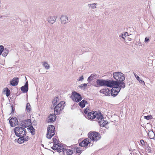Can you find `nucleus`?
Wrapping results in <instances>:
<instances>
[{
	"label": "nucleus",
	"mask_w": 155,
	"mask_h": 155,
	"mask_svg": "<svg viewBox=\"0 0 155 155\" xmlns=\"http://www.w3.org/2000/svg\"><path fill=\"white\" fill-rule=\"evenodd\" d=\"M59 143H57V144H54L53 146H54V148H56V150H57V149H58V148H59Z\"/></svg>",
	"instance_id": "36"
},
{
	"label": "nucleus",
	"mask_w": 155,
	"mask_h": 155,
	"mask_svg": "<svg viewBox=\"0 0 155 155\" xmlns=\"http://www.w3.org/2000/svg\"><path fill=\"white\" fill-rule=\"evenodd\" d=\"M111 82L110 80L97 79L96 81V84L97 85L100 86H106L111 87L112 86Z\"/></svg>",
	"instance_id": "3"
},
{
	"label": "nucleus",
	"mask_w": 155,
	"mask_h": 155,
	"mask_svg": "<svg viewBox=\"0 0 155 155\" xmlns=\"http://www.w3.org/2000/svg\"><path fill=\"white\" fill-rule=\"evenodd\" d=\"M43 66L46 69H48L50 68V66L47 62H43Z\"/></svg>",
	"instance_id": "28"
},
{
	"label": "nucleus",
	"mask_w": 155,
	"mask_h": 155,
	"mask_svg": "<svg viewBox=\"0 0 155 155\" xmlns=\"http://www.w3.org/2000/svg\"><path fill=\"white\" fill-rule=\"evenodd\" d=\"M71 98L73 101L77 102L80 101L82 99V98L81 96V95L75 91L73 92L72 93V94L71 96Z\"/></svg>",
	"instance_id": "8"
},
{
	"label": "nucleus",
	"mask_w": 155,
	"mask_h": 155,
	"mask_svg": "<svg viewBox=\"0 0 155 155\" xmlns=\"http://www.w3.org/2000/svg\"><path fill=\"white\" fill-rule=\"evenodd\" d=\"M29 139V137H25V138H24V141H28V139Z\"/></svg>",
	"instance_id": "46"
},
{
	"label": "nucleus",
	"mask_w": 155,
	"mask_h": 155,
	"mask_svg": "<svg viewBox=\"0 0 155 155\" xmlns=\"http://www.w3.org/2000/svg\"><path fill=\"white\" fill-rule=\"evenodd\" d=\"M97 113V112L96 111L88 113L87 115V118L89 119L93 120L96 118V115Z\"/></svg>",
	"instance_id": "15"
},
{
	"label": "nucleus",
	"mask_w": 155,
	"mask_h": 155,
	"mask_svg": "<svg viewBox=\"0 0 155 155\" xmlns=\"http://www.w3.org/2000/svg\"><path fill=\"white\" fill-rule=\"evenodd\" d=\"M55 134V129L54 127L52 125H49L47 128V137L51 139Z\"/></svg>",
	"instance_id": "6"
},
{
	"label": "nucleus",
	"mask_w": 155,
	"mask_h": 155,
	"mask_svg": "<svg viewBox=\"0 0 155 155\" xmlns=\"http://www.w3.org/2000/svg\"><path fill=\"white\" fill-rule=\"evenodd\" d=\"M31 106L29 103H27L26 106V109L28 112H29L31 110Z\"/></svg>",
	"instance_id": "29"
},
{
	"label": "nucleus",
	"mask_w": 155,
	"mask_h": 155,
	"mask_svg": "<svg viewBox=\"0 0 155 155\" xmlns=\"http://www.w3.org/2000/svg\"><path fill=\"white\" fill-rule=\"evenodd\" d=\"M51 148L52 149L54 150H56V148H54V146H53V147H51Z\"/></svg>",
	"instance_id": "49"
},
{
	"label": "nucleus",
	"mask_w": 155,
	"mask_h": 155,
	"mask_svg": "<svg viewBox=\"0 0 155 155\" xmlns=\"http://www.w3.org/2000/svg\"><path fill=\"white\" fill-rule=\"evenodd\" d=\"M52 140L54 144H56L57 142V139L56 138H53Z\"/></svg>",
	"instance_id": "43"
},
{
	"label": "nucleus",
	"mask_w": 155,
	"mask_h": 155,
	"mask_svg": "<svg viewBox=\"0 0 155 155\" xmlns=\"http://www.w3.org/2000/svg\"><path fill=\"white\" fill-rule=\"evenodd\" d=\"M31 124V120L28 119L22 121L21 123V126L24 127H28Z\"/></svg>",
	"instance_id": "10"
},
{
	"label": "nucleus",
	"mask_w": 155,
	"mask_h": 155,
	"mask_svg": "<svg viewBox=\"0 0 155 155\" xmlns=\"http://www.w3.org/2000/svg\"><path fill=\"white\" fill-rule=\"evenodd\" d=\"M84 76L83 75H82L78 79V81H82L84 80Z\"/></svg>",
	"instance_id": "40"
},
{
	"label": "nucleus",
	"mask_w": 155,
	"mask_h": 155,
	"mask_svg": "<svg viewBox=\"0 0 155 155\" xmlns=\"http://www.w3.org/2000/svg\"><path fill=\"white\" fill-rule=\"evenodd\" d=\"M96 120H97L100 124L102 120L104 119L103 116L101 113L98 114L97 113L96 114Z\"/></svg>",
	"instance_id": "18"
},
{
	"label": "nucleus",
	"mask_w": 155,
	"mask_h": 155,
	"mask_svg": "<svg viewBox=\"0 0 155 155\" xmlns=\"http://www.w3.org/2000/svg\"><path fill=\"white\" fill-rule=\"evenodd\" d=\"M24 137H19V138L18 139V143H22L24 142Z\"/></svg>",
	"instance_id": "30"
},
{
	"label": "nucleus",
	"mask_w": 155,
	"mask_h": 155,
	"mask_svg": "<svg viewBox=\"0 0 155 155\" xmlns=\"http://www.w3.org/2000/svg\"><path fill=\"white\" fill-rule=\"evenodd\" d=\"M87 86V84H81L80 85H79L78 87L81 88H85Z\"/></svg>",
	"instance_id": "33"
},
{
	"label": "nucleus",
	"mask_w": 155,
	"mask_h": 155,
	"mask_svg": "<svg viewBox=\"0 0 155 155\" xmlns=\"http://www.w3.org/2000/svg\"><path fill=\"white\" fill-rule=\"evenodd\" d=\"M126 38L127 39V40H128L129 41H131L132 39V38L128 37V35L127 36Z\"/></svg>",
	"instance_id": "48"
},
{
	"label": "nucleus",
	"mask_w": 155,
	"mask_h": 155,
	"mask_svg": "<svg viewBox=\"0 0 155 155\" xmlns=\"http://www.w3.org/2000/svg\"><path fill=\"white\" fill-rule=\"evenodd\" d=\"M138 81H139V82L140 83H141V84H143L144 85H145V82L143 81L142 80L140 79V80H138Z\"/></svg>",
	"instance_id": "44"
},
{
	"label": "nucleus",
	"mask_w": 155,
	"mask_h": 155,
	"mask_svg": "<svg viewBox=\"0 0 155 155\" xmlns=\"http://www.w3.org/2000/svg\"><path fill=\"white\" fill-rule=\"evenodd\" d=\"M100 92L101 93L104 94L106 96L109 95L110 94V91L107 88L102 89L100 90Z\"/></svg>",
	"instance_id": "19"
},
{
	"label": "nucleus",
	"mask_w": 155,
	"mask_h": 155,
	"mask_svg": "<svg viewBox=\"0 0 155 155\" xmlns=\"http://www.w3.org/2000/svg\"><path fill=\"white\" fill-rule=\"evenodd\" d=\"M128 33L127 32H125L122 33L119 36L120 37H121L124 40V41L126 43H128L127 42V40H126L125 38H126L128 36Z\"/></svg>",
	"instance_id": "20"
},
{
	"label": "nucleus",
	"mask_w": 155,
	"mask_h": 155,
	"mask_svg": "<svg viewBox=\"0 0 155 155\" xmlns=\"http://www.w3.org/2000/svg\"><path fill=\"white\" fill-rule=\"evenodd\" d=\"M76 151L78 153H81V150L80 149V148L77 147L76 148Z\"/></svg>",
	"instance_id": "38"
},
{
	"label": "nucleus",
	"mask_w": 155,
	"mask_h": 155,
	"mask_svg": "<svg viewBox=\"0 0 155 155\" xmlns=\"http://www.w3.org/2000/svg\"><path fill=\"white\" fill-rule=\"evenodd\" d=\"M2 53L1 51H0V55L2 54Z\"/></svg>",
	"instance_id": "51"
},
{
	"label": "nucleus",
	"mask_w": 155,
	"mask_h": 155,
	"mask_svg": "<svg viewBox=\"0 0 155 155\" xmlns=\"http://www.w3.org/2000/svg\"><path fill=\"white\" fill-rule=\"evenodd\" d=\"M89 138L93 142H96L101 138L99 133L96 132H90L88 134Z\"/></svg>",
	"instance_id": "4"
},
{
	"label": "nucleus",
	"mask_w": 155,
	"mask_h": 155,
	"mask_svg": "<svg viewBox=\"0 0 155 155\" xmlns=\"http://www.w3.org/2000/svg\"><path fill=\"white\" fill-rule=\"evenodd\" d=\"M55 114H50L48 116V123H51L55 121L56 117L55 116Z\"/></svg>",
	"instance_id": "12"
},
{
	"label": "nucleus",
	"mask_w": 155,
	"mask_h": 155,
	"mask_svg": "<svg viewBox=\"0 0 155 155\" xmlns=\"http://www.w3.org/2000/svg\"><path fill=\"white\" fill-rule=\"evenodd\" d=\"M87 101L85 100H82L79 103V105L81 108L84 107L86 104H87Z\"/></svg>",
	"instance_id": "22"
},
{
	"label": "nucleus",
	"mask_w": 155,
	"mask_h": 155,
	"mask_svg": "<svg viewBox=\"0 0 155 155\" xmlns=\"http://www.w3.org/2000/svg\"><path fill=\"white\" fill-rule=\"evenodd\" d=\"M113 75L116 81L111 80V81H112V85L115 84L117 86H118L119 85H120L122 88H124L125 86V83L123 82L125 79L124 74L121 72L118 71L114 72Z\"/></svg>",
	"instance_id": "1"
},
{
	"label": "nucleus",
	"mask_w": 155,
	"mask_h": 155,
	"mask_svg": "<svg viewBox=\"0 0 155 155\" xmlns=\"http://www.w3.org/2000/svg\"><path fill=\"white\" fill-rule=\"evenodd\" d=\"M65 151L67 152V154L68 155H71L73 153V151L72 150L69 149H64Z\"/></svg>",
	"instance_id": "31"
},
{
	"label": "nucleus",
	"mask_w": 155,
	"mask_h": 155,
	"mask_svg": "<svg viewBox=\"0 0 155 155\" xmlns=\"http://www.w3.org/2000/svg\"><path fill=\"white\" fill-rule=\"evenodd\" d=\"M64 104V101H62L57 104L54 108V113L56 114H60L65 106Z\"/></svg>",
	"instance_id": "5"
},
{
	"label": "nucleus",
	"mask_w": 155,
	"mask_h": 155,
	"mask_svg": "<svg viewBox=\"0 0 155 155\" xmlns=\"http://www.w3.org/2000/svg\"><path fill=\"white\" fill-rule=\"evenodd\" d=\"M88 110L89 109L88 108H86V109H85L84 110V113L86 114H88Z\"/></svg>",
	"instance_id": "42"
},
{
	"label": "nucleus",
	"mask_w": 155,
	"mask_h": 155,
	"mask_svg": "<svg viewBox=\"0 0 155 155\" xmlns=\"http://www.w3.org/2000/svg\"><path fill=\"white\" fill-rule=\"evenodd\" d=\"M9 123L11 127H14L18 124V120L15 117H12L10 120Z\"/></svg>",
	"instance_id": "9"
},
{
	"label": "nucleus",
	"mask_w": 155,
	"mask_h": 155,
	"mask_svg": "<svg viewBox=\"0 0 155 155\" xmlns=\"http://www.w3.org/2000/svg\"><path fill=\"white\" fill-rule=\"evenodd\" d=\"M4 46L2 45L0 46V51L2 53V52L4 50Z\"/></svg>",
	"instance_id": "39"
},
{
	"label": "nucleus",
	"mask_w": 155,
	"mask_h": 155,
	"mask_svg": "<svg viewBox=\"0 0 155 155\" xmlns=\"http://www.w3.org/2000/svg\"><path fill=\"white\" fill-rule=\"evenodd\" d=\"M134 75L138 81L140 80V78L136 74L134 73Z\"/></svg>",
	"instance_id": "41"
},
{
	"label": "nucleus",
	"mask_w": 155,
	"mask_h": 155,
	"mask_svg": "<svg viewBox=\"0 0 155 155\" xmlns=\"http://www.w3.org/2000/svg\"><path fill=\"white\" fill-rule=\"evenodd\" d=\"M21 89L23 93H25L27 92L28 89V81L26 82V83L24 86L21 87Z\"/></svg>",
	"instance_id": "17"
},
{
	"label": "nucleus",
	"mask_w": 155,
	"mask_h": 155,
	"mask_svg": "<svg viewBox=\"0 0 155 155\" xmlns=\"http://www.w3.org/2000/svg\"><path fill=\"white\" fill-rule=\"evenodd\" d=\"M2 16H0V18H2Z\"/></svg>",
	"instance_id": "52"
},
{
	"label": "nucleus",
	"mask_w": 155,
	"mask_h": 155,
	"mask_svg": "<svg viewBox=\"0 0 155 155\" xmlns=\"http://www.w3.org/2000/svg\"><path fill=\"white\" fill-rule=\"evenodd\" d=\"M57 17L55 16H50L48 18V22L51 24H53L56 21Z\"/></svg>",
	"instance_id": "14"
},
{
	"label": "nucleus",
	"mask_w": 155,
	"mask_h": 155,
	"mask_svg": "<svg viewBox=\"0 0 155 155\" xmlns=\"http://www.w3.org/2000/svg\"><path fill=\"white\" fill-rule=\"evenodd\" d=\"M5 89H6V96L7 97H8V96H9V95H10V91L8 88L6 87L5 88Z\"/></svg>",
	"instance_id": "34"
},
{
	"label": "nucleus",
	"mask_w": 155,
	"mask_h": 155,
	"mask_svg": "<svg viewBox=\"0 0 155 155\" xmlns=\"http://www.w3.org/2000/svg\"><path fill=\"white\" fill-rule=\"evenodd\" d=\"M107 121L106 120H104V118L102 120L101 122L100 123V125L101 127H104L107 124Z\"/></svg>",
	"instance_id": "25"
},
{
	"label": "nucleus",
	"mask_w": 155,
	"mask_h": 155,
	"mask_svg": "<svg viewBox=\"0 0 155 155\" xmlns=\"http://www.w3.org/2000/svg\"><path fill=\"white\" fill-rule=\"evenodd\" d=\"M30 132L32 134H34L35 133V130L32 126H31L29 128Z\"/></svg>",
	"instance_id": "32"
},
{
	"label": "nucleus",
	"mask_w": 155,
	"mask_h": 155,
	"mask_svg": "<svg viewBox=\"0 0 155 155\" xmlns=\"http://www.w3.org/2000/svg\"><path fill=\"white\" fill-rule=\"evenodd\" d=\"M9 51L7 48H5L2 52V55L4 57H6L8 54Z\"/></svg>",
	"instance_id": "23"
},
{
	"label": "nucleus",
	"mask_w": 155,
	"mask_h": 155,
	"mask_svg": "<svg viewBox=\"0 0 155 155\" xmlns=\"http://www.w3.org/2000/svg\"><path fill=\"white\" fill-rule=\"evenodd\" d=\"M12 109V112H13V107L12 106H11Z\"/></svg>",
	"instance_id": "50"
},
{
	"label": "nucleus",
	"mask_w": 155,
	"mask_h": 155,
	"mask_svg": "<svg viewBox=\"0 0 155 155\" xmlns=\"http://www.w3.org/2000/svg\"><path fill=\"white\" fill-rule=\"evenodd\" d=\"M149 38L147 37H146L145 39V41H144L145 42V43L147 42H148L149 41Z\"/></svg>",
	"instance_id": "47"
},
{
	"label": "nucleus",
	"mask_w": 155,
	"mask_h": 155,
	"mask_svg": "<svg viewBox=\"0 0 155 155\" xmlns=\"http://www.w3.org/2000/svg\"><path fill=\"white\" fill-rule=\"evenodd\" d=\"M140 143L142 145H144L145 144L143 140H141L140 141Z\"/></svg>",
	"instance_id": "45"
},
{
	"label": "nucleus",
	"mask_w": 155,
	"mask_h": 155,
	"mask_svg": "<svg viewBox=\"0 0 155 155\" xmlns=\"http://www.w3.org/2000/svg\"><path fill=\"white\" fill-rule=\"evenodd\" d=\"M152 116L151 115H148L147 116H144V118L145 119H146L147 120H149L150 119H151Z\"/></svg>",
	"instance_id": "37"
},
{
	"label": "nucleus",
	"mask_w": 155,
	"mask_h": 155,
	"mask_svg": "<svg viewBox=\"0 0 155 155\" xmlns=\"http://www.w3.org/2000/svg\"><path fill=\"white\" fill-rule=\"evenodd\" d=\"M91 140L88 138L86 139L83 140L79 143V145L82 147H85L88 145L90 143Z\"/></svg>",
	"instance_id": "13"
},
{
	"label": "nucleus",
	"mask_w": 155,
	"mask_h": 155,
	"mask_svg": "<svg viewBox=\"0 0 155 155\" xmlns=\"http://www.w3.org/2000/svg\"><path fill=\"white\" fill-rule=\"evenodd\" d=\"M14 132L16 136L19 137H24L26 134V131L25 128L18 127L15 128Z\"/></svg>",
	"instance_id": "2"
},
{
	"label": "nucleus",
	"mask_w": 155,
	"mask_h": 155,
	"mask_svg": "<svg viewBox=\"0 0 155 155\" xmlns=\"http://www.w3.org/2000/svg\"><path fill=\"white\" fill-rule=\"evenodd\" d=\"M58 99V97H56L55 98L54 100L52 101V104H54V105H56L57 103V101Z\"/></svg>",
	"instance_id": "35"
},
{
	"label": "nucleus",
	"mask_w": 155,
	"mask_h": 155,
	"mask_svg": "<svg viewBox=\"0 0 155 155\" xmlns=\"http://www.w3.org/2000/svg\"><path fill=\"white\" fill-rule=\"evenodd\" d=\"M148 136L150 139L155 140V134L153 131L150 130L149 131Z\"/></svg>",
	"instance_id": "21"
},
{
	"label": "nucleus",
	"mask_w": 155,
	"mask_h": 155,
	"mask_svg": "<svg viewBox=\"0 0 155 155\" xmlns=\"http://www.w3.org/2000/svg\"><path fill=\"white\" fill-rule=\"evenodd\" d=\"M97 3L89 4L87 5L89 8H91L92 9H94L96 8Z\"/></svg>",
	"instance_id": "24"
},
{
	"label": "nucleus",
	"mask_w": 155,
	"mask_h": 155,
	"mask_svg": "<svg viewBox=\"0 0 155 155\" xmlns=\"http://www.w3.org/2000/svg\"><path fill=\"white\" fill-rule=\"evenodd\" d=\"M19 78H14L12 81H10V84L13 86H16L19 82Z\"/></svg>",
	"instance_id": "16"
},
{
	"label": "nucleus",
	"mask_w": 155,
	"mask_h": 155,
	"mask_svg": "<svg viewBox=\"0 0 155 155\" xmlns=\"http://www.w3.org/2000/svg\"><path fill=\"white\" fill-rule=\"evenodd\" d=\"M111 87H112V88L111 89V94L112 96L114 97L116 96L120 92L121 88H122L121 85H119L118 86H117L116 85L113 84Z\"/></svg>",
	"instance_id": "7"
},
{
	"label": "nucleus",
	"mask_w": 155,
	"mask_h": 155,
	"mask_svg": "<svg viewBox=\"0 0 155 155\" xmlns=\"http://www.w3.org/2000/svg\"><path fill=\"white\" fill-rule=\"evenodd\" d=\"M96 76L95 74H91L90 77H89L87 79V81L90 82L94 79V77Z\"/></svg>",
	"instance_id": "26"
},
{
	"label": "nucleus",
	"mask_w": 155,
	"mask_h": 155,
	"mask_svg": "<svg viewBox=\"0 0 155 155\" xmlns=\"http://www.w3.org/2000/svg\"><path fill=\"white\" fill-rule=\"evenodd\" d=\"M60 20L61 24H65L69 22V20L67 16L62 15L60 18Z\"/></svg>",
	"instance_id": "11"
},
{
	"label": "nucleus",
	"mask_w": 155,
	"mask_h": 155,
	"mask_svg": "<svg viewBox=\"0 0 155 155\" xmlns=\"http://www.w3.org/2000/svg\"><path fill=\"white\" fill-rule=\"evenodd\" d=\"M63 147L62 146H61L59 145V148H58L57 152H64L65 151Z\"/></svg>",
	"instance_id": "27"
}]
</instances>
